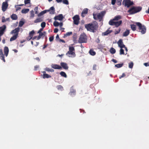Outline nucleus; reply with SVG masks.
<instances>
[{"instance_id":"3c124183","label":"nucleus","mask_w":149,"mask_h":149,"mask_svg":"<svg viewBox=\"0 0 149 149\" xmlns=\"http://www.w3.org/2000/svg\"><path fill=\"white\" fill-rule=\"evenodd\" d=\"M54 39L53 37H51L49 38V40L50 42L52 41Z\"/></svg>"},{"instance_id":"5fc2aeb1","label":"nucleus","mask_w":149,"mask_h":149,"mask_svg":"<svg viewBox=\"0 0 149 149\" xmlns=\"http://www.w3.org/2000/svg\"><path fill=\"white\" fill-rule=\"evenodd\" d=\"M125 73H123V74L119 78L121 79V78L125 76Z\"/></svg>"},{"instance_id":"72a5a7b5","label":"nucleus","mask_w":149,"mask_h":149,"mask_svg":"<svg viewBox=\"0 0 149 149\" xmlns=\"http://www.w3.org/2000/svg\"><path fill=\"white\" fill-rule=\"evenodd\" d=\"M11 18L13 20L17 19V15L15 14H13L11 16Z\"/></svg>"},{"instance_id":"bf43d9fd","label":"nucleus","mask_w":149,"mask_h":149,"mask_svg":"<svg viewBox=\"0 0 149 149\" xmlns=\"http://www.w3.org/2000/svg\"><path fill=\"white\" fill-rule=\"evenodd\" d=\"M43 28H41V29H40L38 31V33H41V31H42L43 30Z\"/></svg>"},{"instance_id":"9d476101","label":"nucleus","mask_w":149,"mask_h":149,"mask_svg":"<svg viewBox=\"0 0 149 149\" xmlns=\"http://www.w3.org/2000/svg\"><path fill=\"white\" fill-rule=\"evenodd\" d=\"M8 6V5L7 2H3L1 7L2 10L3 12L5 11L7 8Z\"/></svg>"},{"instance_id":"6ab92c4d","label":"nucleus","mask_w":149,"mask_h":149,"mask_svg":"<svg viewBox=\"0 0 149 149\" xmlns=\"http://www.w3.org/2000/svg\"><path fill=\"white\" fill-rule=\"evenodd\" d=\"M88 9L87 8H86L83 9L81 13L82 16L84 17V14H87L88 13Z\"/></svg>"},{"instance_id":"39448f33","label":"nucleus","mask_w":149,"mask_h":149,"mask_svg":"<svg viewBox=\"0 0 149 149\" xmlns=\"http://www.w3.org/2000/svg\"><path fill=\"white\" fill-rule=\"evenodd\" d=\"M85 27L87 30L93 32L94 30L97 29V26L94 24H89L88 25H86Z\"/></svg>"},{"instance_id":"e2e57ef3","label":"nucleus","mask_w":149,"mask_h":149,"mask_svg":"<svg viewBox=\"0 0 149 149\" xmlns=\"http://www.w3.org/2000/svg\"><path fill=\"white\" fill-rule=\"evenodd\" d=\"M144 65L146 66H147L149 65V64L148 63H145L144 64Z\"/></svg>"},{"instance_id":"37998d69","label":"nucleus","mask_w":149,"mask_h":149,"mask_svg":"<svg viewBox=\"0 0 149 149\" xmlns=\"http://www.w3.org/2000/svg\"><path fill=\"white\" fill-rule=\"evenodd\" d=\"M75 91L72 88H71L70 91V93L71 94V95H72V94H74L75 93Z\"/></svg>"},{"instance_id":"2f4dec72","label":"nucleus","mask_w":149,"mask_h":149,"mask_svg":"<svg viewBox=\"0 0 149 149\" xmlns=\"http://www.w3.org/2000/svg\"><path fill=\"white\" fill-rule=\"evenodd\" d=\"M120 55L124 54V48H120Z\"/></svg>"},{"instance_id":"ddd939ff","label":"nucleus","mask_w":149,"mask_h":149,"mask_svg":"<svg viewBox=\"0 0 149 149\" xmlns=\"http://www.w3.org/2000/svg\"><path fill=\"white\" fill-rule=\"evenodd\" d=\"M60 65L62 68H63L65 70H68V68L67 64L65 63L61 62L60 63Z\"/></svg>"},{"instance_id":"4d7b16f0","label":"nucleus","mask_w":149,"mask_h":149,"mask_svg":"<svg viewBox=\"0 0 149 149\" xmlns=\"http://www.w3.org/2000/svg\"><path fill=\"white\" fill-rule=\"evenodd\" d=\"M58 29L57 28H55L54 30V32L55 33H56L58 32Z\"/></svg>"},{"instance_id":"69168bd1","label":"nucleus","mask_w":149,"mask_h":149,"mask_svg":"<svg viewBox=\"0 0 149 149\" xmlns=\"http://www.w3.org/2000/svg\"><path fill=\"white\" fill-rule=\"evenodd\" d=\"M41 37L39 35L38 37H37L36 39H37V40H38L40 39V38H41Z\"/></svg>"},{"instance_id":"864d4df0","label":"nucleus","mask_w":149,"mask_h":149,"mask_svg":"<svg viewBox=\"0 0 149 149\" xmlns=\"http://www.w3.org/2000/svg\"><path fill=\"white\" fill-rule=\"evenodd\" d=\"M120 31V29H118V30L117 31H116L115 32V34H117Z\"/></svg>"},{"instance_id":"cd10ccee","label":"nucleus","mask_w":149,"mask_h":149,"mask_svg":"<svg viewBox=\"0 0 149 149\" xmlns=\"http://www.w3.org/2000/svg\"><path fill=\"white\" fill-rule=\"evenodd\" d=\"M42 19L41 18H38L36 19L35 20L34 22L35 23H37L42 22Z\"/></svg>"},{"instance_id":"7c9ffc66","label":"nucleus","mask_w":149,"mask_h":149,"mask_svg":"<svg viewBox=\"0 0 149 149\" xmlns=\"http://www.w3.org/2000/svg\"><path fill=\"white\" fill-rule=\"evenodd\" d=\"M30 17L31 18H33L34 16V11L32 10L30 12Z\"/></svg>"},{"instance_id":"a19ab883","label":"nucleus","mask_w":149,"mask_h":149,"mask_svg":"<svg viewBox=\"0 0 149 149\" xmlns=\"http://www.w3.org/2000/svg\"><path fill=\"white\" fill-rule=\"evenodd\" d=\"M133 65V63L132 62L130 63L129 64V67L130 68H132Z\"/></svg>"},{"instance_id":"f704fd0d","label":"nucleus","mask_w":149,"mask_h":149,"mask_svg":"<svg viewBox=\"0 0 149 149\" xmlns=\"http://www.w3.org/2000/svg\"><path fill=\"white\" fill-rule=\"evenodd\" d=\"M24 24V21L23 20L20 21L19 24V26L21 27Z\"/></svg>"},{"instance_id":"e433bc0d","label":"nucleus","mask_w":149,"mask_h":149,"mask_svg":"<svg viewBox=\"0 0 149 149\" xmlns=\"http://www.w3.org/2000/svg\"><path fill=\"white\" fill-rule=\"evenodd\" d=\"M90 54L92 55H94L95 54V52L93 50H91L89 51Z\"/></svg>"},{"instance_id":"c756f323","label":"nucleus","mask_w":149,"mask_h":149,"mask_svg":"<svg viewBox=\"0 0 149 149\" xmlns=\"http://www.w3.org/2000/svg\"><path fill=\"white\" fill-rule=\"evenodd\" d=\"M115 49L113 48H111L110 50V52L112 54H114L116 52Z\"/></svg>"},{"instance_id":"a211bd4d","label":"nucleus","mask_w":149,"mask_h":149,"mask_svg":"<svg viewBox=\"0 0 149 149\" xmlns=\"http://www.w3.org/2000/svg\"><path fill=\"white\" fill-rule=\"evenodd\" d=\"M130 14H133L136 13L134 7H133L130 9L128 11Z\"/></svg>"},{"instance_id":"7ed1b4c3","label":"nucleus","mask_w":149,"mask_h":149,"mask_svg":"<svg viewBox=\"0 0 149 149\" xmlns=\"http://www.w3.org/2000/svg\"><path fill=\"white\" fill-rule=\"evenodd\" d=\"M74 49L72 46L69 47V50L66 54L68 56L70 57L73 58L75 56V54L74 52Z\"/></svg>"},{"instance_id":"f257e3e1","label":"nucleus","mask_w":149,"mask_h":149,"mask_svg":"<svg viewBox=\"0 0 149 149\" xmlns=\"http://www.w3.org/2000/svg\"><path fill=\"white\" fill-rule=\"evenodd\" d=\"M121 18L120 16L118 15L115 17L113 19L110 20L109 22V24L111 25H115L116 27H118L122 23V21L120 20L117 21L118 20Z\"/></svg>"},{"instance_id":"79ce46f5","label":"nucleus","mask_w":149,"mask_h":149,"mask_svg":"<svg viewBox=\"0 0 149 149\" xmlns=\"http://www.w3.org/2000/svg\"><path fill=\"white\" fill-rule=\"evenodd\" d=\"M38 33L39 34V35L41 37L42 36L45 35L46 34V32H41V33Z\"/></svg>"},{"instance_id":"2eb2a0df","label":"nucleus","mask_w":149,"mask_h":149,"mask_svg":"<svg viewBox=\"0 0 149 149\" xmlns=\"http://www.w3.org/2000/svg\"><path fill=\"white\" fill-rule=\"evenodd\" d=\"M51 67L52 68L56 69H61L62 68L61 66L57 64H52Z\"/></svg>"},{"instance_id":"4c0bfd02","label":"nucleus","mask_w":149,"mask_h":149,"mask_svg":"<svg viewBox=\"0 0 149 149\" xmlns=\"http://www.w3.org/2000/svg\"><path fill=\"white\" fill-rule=\"evenodd\" d=\"M72 32H67L65 34L64 36L65 37H66L67 36H70L72 34Z\"/></svg>"},{"instance_id":"c85d7f7f","label":"nucleus","mask_w":149,"mask_h":149,"mask_svg":"<svg viewBox=\"0 0 149 149\" xmlns=\"http://www.w3.org/2000/svg\"><path fill=\"white\" fill-rule=\"evenodd\" d=\"M60 75L62 77H64L65 78H66L67 77V75L66 74L63 72H60Z\"/></svg>"},{"instance_id":"f03ea898","label":"nucleus","mask_w":149,"mask_h":149,"mask_svg":"<svg viewBox=\"0 0 149 149\" xmlns=\"http://www.w3.org/2000/svg\"><path fill=\"white\" fill-rule=\"evenodd\" d=\"M105 13L106 11H104L100 13H97V14H94L93 15L94 18V19L99 20L100 21L101 20L103 17L105 15Z\"/></svg>"},{"instance_id":"473e14b6","label":"nucleus","mask_w":149,"mask_h":149,"mask_svg":"<svg viewBox=\"0 0 149 149\" xmlns=\"http://www.w3.org/2000/svg\"><path fill=\"white\" fill-rule=\"evenodd\" d=\"M134 8L135 10L136 13L140 11L141 9V8L139 7H134Z\"/></svg>"},{"instance_id":"412c9836","label":"nucleus","mask_w":149,"mask_h":149,"mask_svg":"<svg viewBox=\"0 0 149 149\" xmlns=\"http://www.w3.org/2000/svg\"><path fill=\"white\" fill-rule=\"evenodd\" d=\"M19 28H16L15 29L12 31L11 32V33H15V34H18V32L19 31Z\"/></svg>"},{"instance_id":"603ef678","label":"nucleus","mask_w":149,"mask_h":149,"mask_svg":"<svg viewBox=\"0 0 149 149\" xmlns=\"http://www.w3.org/2000/svg\"><path fill=\"white\" fill-rule=\"evenodd\" d=\"M116 2V0H111V4L113 5L115 4Z\"/></svg>"},{"instance_id":"5701e85b","label":"nucleus","mask_w":149,"mask_h":149,"mask_svg":"<svg viewBox=\"0 0 149 149\" xmlns=\"http://www.w3.org/2000/svg\"><path fill=\"white\" fill-rule=\"evenodd\" d=\"M48 10H45L40 12V13L38 14V16H41L44 14L46 13Z\"/></svg>"},{"instance_id":"4468645a","label":"nucleus","mask_w":149,"mask_h":149,"mask_svg":"<svg viewBox=\"0 0 149 149\" xmlns=\"http://www.w3.org/2000/svg\"><path fill=\"white\" fill-rule=\"evenodd\" d=\"M6 28V27L5 25H3L2 27L1 28L0 30V37L1 36L3 33L4 31ZM1 41V38L0 37V42Z\"/></svg>"},{"instance_id":"58836bf2","label":"nucleus","mask_w":149,"mask_h":149,"mask_svg":"<svg viewBox=\"0 0 149 149\" xmlns=\"http://www.w3.org/2000/svg\"><path fill=\"white\" fill-rule=\"evenodd\" d=\"M123 65V64H118L115 65V66L118 68H119L121 67Z\"/></svg>"},{"instance_id":"052dcab7","label":"nucleus","mask_w":149,"mask_h":149,"mask_svg":"<svg viewBox=\"0 0 149 149\" xmlns=\"http://www.w3.org/2000/svg\"><path fill=\"white\" fill-rule=\"evenodd\" d=\"M6 21L5 19V18L4 17H3L2 18V22H4Z\"/></svg>"},{"instance_id":"aec40b11","label":"nucleus","mask_w":149,"mask_h":149,"mask_svg":"<svg viewBox=\"0 0 149 149\" xmlns=\"http://www.w3.org/2000/svg\"><path fill=\"white\" fill-rule=\"evenodd\" d=\"M43 78L44 79L45 78H51V76L45 73V72L44 71L43 72Z\"/></svg>"},{"instance_id":"8fccbe9b","label":"nucleus","mask_w":149,"mask_h":149,"mask_svg":"<svg viewBox=\"0 0 149 149\" xmlns=\"http://www.w3.org/2000/svg\"><path fill=\"white\" fill-rule=\"evenodd\" d=\"M57 88L58 89L62 90L63 89V87L61 86H57Z\"/></svg>"},{"instance_id":"f3484780","label":"nucleus","mask_w":149,"mask_h":149,"mask_svg":"<svg viewBox=\"0 0 149 149\" xmlns=\"http://www.w3.org/2000/svg\"><path fill=\"white\" fill-rule=\"evenodd\" d=\"M0 58L4 62H5L4 55L3 53L2 50L1 49H0Z\"/></svg>"},{"instance_id":"1a4fd4ad","label":"nucleus","mask_w":149,"mask_h":149,"mask_svg":"<svg viewBox=\"0 0 149 149\" xmlns=\"http://www.w3.org/2000/svg\"><path fill=\"white\" fill-rule=\"evenodd\" d=\"M117 44L118 45V46L120 48H124V49H125L126 52H127V48L125 47V46L124 45L122 40L121 39H120L117 42Z\"/></svg>"},{"instance_id":"6e6d98bb","label":"nucleus","mask_w":149,"mask_h":149,"mask_svg":"<svg viewBox=\"0 0 149 149\" xmlns=\"http://www.w3.org/2000/svg\"><path fill=\"white\" fill-rule=\"evenodd\" d=\"M32 36L29 35V37L27 38V39L28 40H30L32 38Z\"/></svg>"},{"instance_id":"13d9d810","label":"nucleus","mask_w":149,"mask_h":149,"mask_svg":"<svg viewBox=\"0 0 149 149\" xmlns=\"http://www.w3.org/2000/svg\"><path fill=\"white\" fill-rule=\"evenodd\" d=\"M93 69L94 70H95L96 69V65H94L93 66Z\"/></svg>"},{"instance_id":"a18cd8bd","label":"nucleus","mask_w":149,"mask_h":149,"mask_svg":"<svg viewBox=\"0 0 149 149\" xmlns=\"http://www.w3.org/2000/svg\"><path fill=\"white\" fill-rule=\"evenodd\" d=\"M63 3L68 5V1L67 0H63Z\"/></svg>"},{"instance_id":"49530a36","label":"nucleus","mask_w":149,"mask_h":149,"mask_svg":"<svg viewBox=\"0 0 149 149\" xmlns=\"http://www.w3.org/2000/svg\"><path fill=\"white\" fill-rule=\"evenodd\" d=\"M34 10L35 11L36 14H37L38 13V7H36L35 8Z\"/></svg>"},{"instance_id":"bb28decb","label":"nucleus","mask_w":149,"mask_h":149,"mask_svg":"<svg viewBox=\"0 0 149 149\" xmlns=\"http://www.w3.org/2000/svg\"><path fill=\"white\" fill-rule=\"evenodd\" d=\"M130 33L129 30H127L123 34V36H127Z\"/></svg>"},{"instance_id":"b1692460","label":"nucleus","mask_w":149,"mask_h":149,"mask_svg":"<svg viewBox=\"0 0 149 149\" xmlns=\"http://www.w3.org/2000/svg\"><path fill=\"white\" fill-rule=\"evenodd\" d=\"M18 36V34H15L12 37L10 38V41H12L15 40Z\"/></svg>"},{"instance_id":"9b49d317","label":"nucleus","mask_w":149,"mask_h":149,"mask_svg":"<svg viewBox=\"0 0 149 149\" xmlns=\"http://www.w3.org/2000/svg\"><path fill=\"white\" fill-rule=\"evenodd\" d=\"M74 22L75 24H78L79 23V17L78 15H76L73 17Z\"/></svg>"},{"instance_id":"dca6fc26","label":"nucleus","mask_w":149,"mask_h":149,"mask_svg":"<svg viewBox=\"0 0 149 149\" xmlns=\"http://www.w3.org/2000/svg\"><path fill=\"white\" fill-rule=\"evenodd\" d=\"M9 52V49L7 47H5L4 49V55L6 56H7Z\"/></svg>"},{"instance_id":"338daca9","label":"nucleus","mask_w":149,"mask_h":149,"mask_svg":"<svg viewBox=\"0 0 149 149\" xmlns=\"http://www.w3.org/2000/svg\"><path fill=\"white\" fill-rule=\"evenodd\" d=\"M58 41H60V42H64V43L65 42L64 40H61V39H60Z\"/></svg>"},{"instance_id":"6e6552de","label":"nucleus","mask_w":149,"mask_h":149,"mask_svg":"<svg viewBox=\"0 0 149 149\" xmlns=\"http://www.w3.org/2000/svg\"><path fill=\"white\" fill-rule=\"evenodd\" d=\"M53 25L55 27L59 26L60 28V30H62L64 29V28H63L62 27V26H63V23L62 22H60L59 23L57 21L55 20L54 22Z\"/></svg>"},{"instance_id":"20e7f679","label":"nucleus","mask_w":149,"mask_h":149,"mask_svg":"<svg viewBox=\"0 0 149 149\" xmlns=\"http://www.w3.org/2000/svg\"><path fill=\"white\" fill-rule=\"evenodd\" d=\"M136 24L139 26V31L142 34H144L146 31V28L144 25L140 23L137 22Z\"/></svg>"},{"instance_id":"a878e982","label":"nucleus","mask_w":149,"mask_h":149,"mask_svg":"<svg viewBox=\"0 0 149 149\" xmlns=\"http://www.w3.org/2000/svg\"><path fill=\"white\" fill-rule=\"evenodd\" d=\"M29 9H22V13H24V14H25V13H27L28 12H29Z\"/></svg>"},{"instance_id":"423d86ee","label":"nucleus","mask_w":149,"mask_h":149,"mask_svg":"<svg viewBox=\"0 0 149 149\" xmlns=\"http://www.w3.org/2000/svg\"><path fill=\"white\" fill-rule=\"evenodd\" d=\"M87 41V37L85 34L84 33L82 34L79 39V42L80 43L86 42Z\"/></svg>"},{"instance_id":"0e129e2a","label":"nucleus","mask_w":149,"mask_h":149,"mask_svg":"<svg viewBox=\"0 0 149 149\" xmlns=\"http://www.w3.org/2000/svg\"><path fill=\"white\" fill-rule=\"evenodd\" d=\"M39 43L38 42H36V44H35L34 45L35 46H37L39 44Z\"/></svg>"},{"instance_id":"de8ad7c7","label":"nucleus","mask_w":149,"mask_h":149,"mask_svg":"<svg viewBox=\"0 0 149 149\" xmlns=\"http://www.w3.org/2000/svg\"><path fill=\"white\" fill-rule=\"evenodd\" d=\"M30 2V0H25L24 1V3L25 4L28 3H29Z\"/></svg>"},{"instance_id":"c03bdc74","label":"nucleus","mask_w":149,"mask_h":149,"mask_svg":"<svg viewBox=\"0 0 149 149\" xmlns=\"http://www.w3.org/2000/svg\"><path fill=\"white\" fill-rule=\"evenodd\" d=\"M34 31H32L29 33V35L33 36L34 34Z\"/></svg>"},{"instance_id":"4be33fe9","label":"nucleus","mask_w":149,"mask_h":149,"mask_svg":"<svg viewBox=\"0 0 149 149\" xmlns=\"http://www.w3.org/2000/svg\"><path fill=\"white\" fill-rule=\"evenodd\" d=\"M48 11H49L51 14H53L54 13V8L53 7H51L49 10H48Z\"/></svg>"},{"instance_id":"0eeeda50","label":"nucleus","mask_w":149,"mask_h":149,"mask_svg":"<svg viewBox=\"0 0 149 149\" xmlns=\"http://www.w3.org/2000/svg\"><path fill=\"white\" fill-rule=\"evenodd\" d=\"M123 3L125 6L127 7H129L133 4V2L130 0H124Z\"/></svg>"},{"instance_id":"680f3d73","label":"nucleus","mask_w":149,"mask_h":149,"mask_svg":"<svg viewBox=\"0 0 149 149\" xmlns=\"http://www.w3.org/2000/svg\"><path fill=\"white\" fill-rule=\"evenodd\" d=\"M50 69H50L49 68H46V69H45V70L47 71H49V72H50Z\"/></svg>"},{"instance_id":"393cba45","label":"nucleus","mask_w":149,"mask_h":149,"mask_svg":"<svg viewBox=\"0 0 149 149\" xmlns=\"http://www.w3.org/2000/svg\"><path fill=\"white\" fill-rule=\"evenodd\" d=\"M112 32V31L109 29L108 30L105 32H104L102 33V35L103 36L107 35L109 34L110 33Z\"/></svg>"},{"instance_id":"c9c22d12","label":"nucleus","mask_w":149,"mask_h":149,"mask_svg":"<svg viewBox=\"0 0 149 149\" xmlns=\"http://www.w3.org/2000/svg\"><path fill=\"white\" fill-rule=\"evenodd\" d=\"M131 28L133 31H134L136 30V26L135 25H134V24L131 25Z\"/></svg>"},{"instance_id":"774afa93","label":"nucleus","mask_w":149,"mask_h":149,"mask_svg":"<svg viewBox=\"0 0 149 149\" xmlns=\"http://www.w3.org/2000/svg\"><path fill=\"white\" fill-rule=\"evenodd\" d=\"M112 61L113 62H114V63H117V61H116V60H115V59H113L112 60Z\"/></svg>"},{"instance_id":"ea45409f","label":"nucleus","mask_w":149,"mask_h":149,"mask_svg":"<svg viewBox=\"0 0 149 149\" xmlns=\"http://www.w3.org/2000/svg\"><path fill=\"white\" fill-rule=\"evenodd\" d=\"M45 22H43L41 24V26L42 28H44L45 27Z\"/></svg>"},{"instance_id":"f8f14e48","label":"nucleus","mask_w":149,"mask_h":149,"mask_svg":"<svg viewBox=\"0 0 149 149\" xmlns=\"http://www.w3.org/2000/svg\"><path fill=\"white\" fill-rule=\"evenodd\" d=\"M63 18V16L62 14H60L56 16L54 18V19L57 21L58 20L60 21H62Z\"/></svg>"},{"instance_id":"09e8293b","label":"nucleus","mask_w":149,"mask_h":149,"mask_svg":"<svg viewBox=\"0 0 149 149\" xmlns=\"http://www.w3.org/2000/svg\"><path fill=\"white\" fill-rule=\"evenodd\" d=\"M60 39L59 38V37L58 35H57L56 37V40L58 41Z\"/></svg>"}]
</instances>
